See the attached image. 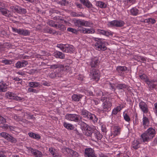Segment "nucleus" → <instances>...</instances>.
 Segmentation results:
<instances>
[{
	"mask_svg": "<svg viewBox=\"0 0 157 157\" xmlns=\"http://www.w3.org/2000/svg\"><path fill=\"white\" fill-rule=\"evenodd\" d=\"M145 132L148 134L149 136L152 139L155 136V130L152 128H149Z\"/></svg>",
	"mask_w": 157,
	"mask_h": 157,
	"instance_id": "obj_16",
	"label": "nucleus"
},
{
	"mask_svg": "<svg viewBox=\"0 0 157 157\" xmlns=\"http://www.w3.org/2000/svg\"><path fill=\"white\" fill-rule=\"evenodd\" d=\"M92 137L93 140L96 141L100 140L101 139L102 136L98 132H96L93 134Z\"/></svg>",
	"mask_w": 157,
	"mask_h": 157,
	"instance_id": "obj_15",
	"label": "nucleus"
},
{
	"mask_svg": "<svg viewBox=\"0 0 157 157\" xmlns=\"http://www.w3.org/2000/svg\"><path fill=\"white\" fill-rule=\"evenodd\" d=\"M101 101L103 102L101 110L103 112L108 111L112 105V103L109 101V98L102 97H101Z\"/></svg>",
	"mask_w": 157,
	"mask_h": 157,
	"instance_id": "obj_1",
	"label": "nucleus"
},
{
	"mask_svg": "<svg viewBox=\"0 0 157 157\" xmlns=\"http://www.w3.org/2000/svg\"><path fill=\"white\" fill-rule=\"evenodd\" d=\"M40 84L39 83L36 82H31L29 83V86L31 87L35 88L38 87Z\"/></svg>",
	"mask_w": 157,
	"mask_h": 157,
	"instance_id": "obj_36",
	"label": "nucleus"
},
{
	"mask_svg": "<svg viewBox=\"0 0 157 157\" xmlns=\"http://www.w3.org/2000/svg\"><path fill=\"white\" fill-rule=\"evenodd\" d=\"M57 47L63 52L67 53L72 52L74 50V47L68 44H59L57 45Z\"/></svg>",
	"mask_w": 157,
	"mask_h": 157,
	"instance_id": "obj_2",
	"label": "nucleus"
},
{
	"mask_svg": "<svg viewBox=\"0 0 157 157\" xmlns=\"http://www.w3.org/2000/svg\"><path fill=\"white\" fill-rule=\"evenodd\" d=\"M125 24L124 22L121 20H114L109 23L108 25L110 26H115L117 27L123 26Z\"/></svg>",
	"mask_w": 157,
	"mask_h": 157,
	"instance_id": "obj_7",
	"label": "nucleus"
},
{
	"mask_svg": "<svg viewBox=\"0 0 157 157\" xmlns=\"http://www.w3.org/2000/svg\"><path fill=\"white\" fill-rule=\"evenodd\" d=\"M15 95L14 94L11 92H8L6 93V96L10 99H14Z\"/></svg>",
	"mask_w": 157,
	"mask_h": 157,
	"instance_id": "obj_25",
	"label": "nucleus"
},
{
	"mask_svg": "<svg viewBox=\"0 0 157 157\" xmlns=\"http://www.w3.org/2000/svg\"><path fill=\"white\" fill-rule=\"evenodd\" d=\"M49 151L50 152L51 154L53 156L56 153V149H55L53 148L52 147L49 148Z\"/></svg>",
	"mask_w": 157,
	"mask_h": 157,
	"instance_id": "obj_48",
	"label": "nucleus"
},
{
	"mask_svg": "<svg viewBox=\"0 0 157 157\" xmlns=\"http://www.w3.org/2000/svg\"><path fill=\"white\" fill-rule=\"evenodd\" d=\"M140 143L137 140H134L132 144V147L134 149H137L140 147Z\"/></svg>",
	"mask_w": 157,
	"mask_h": 157,
	"instance_id": "obj_22",
	"label": "nucleus"
},
{
	"mask_svg": "<svg viewBox=\"0 0 157 157\" xmlns=\"http://www.w3.org/2000/svg\"><path fill=\"white\" fill-rule=\"evenodd\" d=\"M67 31L74 33H75L77 32V31L75 29L71 28H68L67 29Z\"/></svg>",
	"mask_w": 157,
	"mask_h": 157,
	"instance_id": "obj_58",
	"label": "nucleus"
},
{
	"mask_svg": "<svg viewBox=\"0 0 157 157\" xmlns=\"http://www.w3.org/2000/svg\"><path fill=\"white\" fill-rule=\"evenodd\" d=\"M57 27L62 30H64L66 29L65 27L62 24H59Z\"/></svg>",
	"mask_w": 157,
	"mask_h": 157,
	"instance_id": "obj_54",
	"label": "nucleus"
},
{
	"mask_svg": "<svg viewBox=\"0 0 157 157\" xmlns=\"http://www.w3.org/2000/svg\"><path fill=\"white\" fill-rule=\"evenodd\" d=\"M0 123H5L6 122V120L2 116L0 115Z\"/></svg>",
	"mask_w": 157,
	"mask_h": 157,
	"instance_id": "obj_57",
	"label": "nucleus"
},
{
	"mask_svg": "<svg viewBox=\"0 0 157 157\" xmlns=\"http://www.w3.org/2000/svg\"><path fill=\"white\" fill-rule=\"evenodd\" d=\"M0 11L3 15L7 16L9 11L6 9L1 7L0 9Z\"/></svg>",
	"mask_w": 157,
	"mask_h": 157,
	"instance_id": "obj_42",
	"label": "nucleus"
},
{
	"mask_svg": "<svg viewBox=\"0 0 157 157\" xmlns=\"http://www.w3.org/2000/svg\"><path fill=\"white\" fill-rule=\"evenodd\" d=\"M54 56L57 58L61 59H64L65 57L64 54L60 52H56L55 53Z\"/></svg>",
	"mask_w": 157,
	"mask_h": 157,
	"instance_id": "obj_26",
	"label": "nucleus"
},
{
	"mask_svg": "<svg viewBox=\"0 0 157 157\" xmlns=\"http://www.w3.org/2000/svg\"><path fill=\"white\" fill-rule=\"evenodd\" d=\"M12 29L13 31L15 33H17L18 34L21 35V29H17L15 28H12Z\"/></svg>",
	"mask_w": 157,
	"mask_h": 157,
	"instance_id": "obj_46",
	"label": "nucleus"
},
{
	"mask_svg": "<svg viewBox=\"0 0 157 157\" xmlns=\"http://www.w3.org/2000/svg\"><path fill=\"white\" fill-rule=\"evenodd\" d=\"M65 119L69 121L78 122L79 118L82 119V117L79 115L75 114H67L65 116Z\"/></svg>",
	"mask_w": 157,
	"mask_h": 157,
	"instance_id": "obj_4",
	"label": "nucleus"
},
{
	"mask_svg": "<svg viewBox=\"0 0 157 157\" xmlns=\"http://www.w3.org/2000/svg\"><path fill=\"white\" fill-rule=\"evenodd\" d=\"M63 126L69 130H72L74 128L73 125L71 124L68 123L66 122L64 123Z\"/></svg>",
	"mask_w": 157,
	"mask_h": 157,
	"instance_id": "obj_30",
	"label": "nucleus"
},
{
	"mask_svg": "<svg viewBox=\"0 0 157 157\" xmlns=\"http://www.w3.org/2000/svg\"><path fill=\"white\" fill-rule=\"evenodd\" d=\"M7 85L6 83H3V82L2 84L0 85V92H5L7 91Z\"/></svg>",
	"mask_w": 157,
	"mask_h": 157,
	"instance_id": "obj_23",
	"label": "nucleus"
},
{
	"mask_svg": "<svg viewBox=\"0 0 157 157\" xmlns=\"http://www.w3.org/2000/svg\"><path fill=\"white\" fill-rule=\"evenodd\" d=\"M97 31L98 34L104 35L107 36H112L113 34V33L111 31H106L103 29H97Z\"/></svg>",
	"mask_w": 157,
	"mask_h": 157,
	"instance_id": "obj_10",
	"label": "nucleus"
},
{
	"mask_svg": "<svg viewBox=\"0 0 157 157\" xmlns=\"http://www.w3.org/2000/svg\"><path fill=\"white\" fill-rule=\"evenodd\" d=\"M9 134L6 132H3L0 133V136L7 140Z\"/></svg>",
	"mask_w": 157,
	"mask_h": 157,
	"instance_id": "obj_40",
	"label": "nucleus"
},
{
	"mask_svg": "<svg viewBox=\"0 0 157 157\" xmlns=\"http://www.w3.org/2000/svg\"><path fill=\"white\" fill-rule=\"evenodd\" d=\"M82 96L81 94H74L72 96V100L75 101H78L82 97Z\"/></svg>",
	"mask_w": 157,
	"mask_h": 157,
	"instance_id": "obj_21",
	"label": "nucleus"
},
{
	"mask_svg": "<svg viewBox=\"0 0 157 157\" xmlns=\"http://www.w3.org/2000/svg\"><path fill=\"white\" fill-rule=\"evenodd\" d=\"M94 40L96 42L95 45L98 50L104 51L107 48L105 46V42L102 41L101 39L95 38Z\"/></svg>",
	"mask_w": 157,
	"mask_h": 157,
	"instance_id": "obj_3",
	"label": "nucleus"
},
{
	"mask_svg": "<svg viewBox=\"0 0 157 157\" xmlns=\"http://www.w3.org/2000/svg\"><path fill=\"white\" fill-rule=\"evenodd\" d=\"M80 2L88 8H91L92 7V4L88 0H80Z\"/></svg>",
	"mask_w": 157,
	"mask_h": 157,
	"instance_id": "obj_19",
	"label": "nucleus"
},
{
	"mask_svg": "<svg viewBox=\"0 0 157 157\" xmlns=\"http://www.w3.org/2000/svg\"><path fill=\"white\" fill-rule=\"evenodd\" d=\"M90 75L93 79L96 81H98L99 80L100 75L98 71L94 68H92L90 71Z\"/></svg>",
	"mask_w": 157,
	"mask_h": 157,
	"instance_id": "obj_5",
	"label": "nucleus"
},
{
	"mask_svg": "<svg viewBox=\"0 0 157 157\" xmlns=\"http://www.w3.org/2000/svg\"><path fill=\"white\" fill-rule=\"evenodd\" d=\"M71 16L73 17H79L82 16V15L78 14V13L75 12H72L71 13Z\"/></svg>",
	"mask_w": 157,
	"mask_h": 157,
	"instance_id": "obj_59",
	"label": "nucleus"
},
{
	"mask_svg": "<svg viewBox=\"0 0 157 157\" xmlns=\"http://www.w3.org/2000/svg\"><path fill=\"white\" fill-rule=\"evenodd\" d=\"M92 25V24L90 22L83 20L82 26L86 27L91 26Z\"/></svg>",
	"mask_w": 157,
	"mask_h": 157,
	"instance_id": "obj_44",
	"label": "nucleus"
},
{
	"mask_svg": "<svg viewBox=\"0 0 157 157\" xmlns=\"http://www.w3.org/2000/svg\"><path fill=\"white\" fill-rule=\"evenodd\" d=\"M96 5L101 8H105L106 6V5L105 3L101 1L98 2L96 3Z\"/></svg>",
	"mask_w": 157,
	"mask_h": 157,
	"instance_id": "obj_34",
	"label": "nucleus"
},
{
	"mask_svg": "<svg viewBox=\"0 0 157 157\" xmlns=\"http://www.w3.org/2000/svg\"><path fill=\"white\" fill-rule=\"evenodd\" d=\"M110 85L111 86V89L112 90H113L114 91H115V86L116 87L117 84H114L110 83Z\"/></svg>",
	"mask_w": 157,
	"mask_h": 157,
	"instance_id": "obj_63",
	"label": "nucleus"
},
{
	"mask_svg": "<svg viewBox=\"0 0 157 157\" xmlns=\"http://www.w3.org/2000/svg\"><path fill=\"white\" fill-rule=\"evenodd\" d=\"M151 89H153L155 87L157 86V79L149 80L147 84Z\"/></svg>",
	"mask_w": 157,
	"mask_h": 157,
	"instance_id": "obj_13",
	"label": "nucleus"
},
{
	"mask_svg": "<svg viewBox=\"0 0 157 157\" xmlns=\"http://www.w3.org/2000/svg\"><path fill=\"white\" fill-rule=\"evenodd\" d=\"M4 123H0V127L2 128L3 129H9V126L7 124Z\"/></svg>",
	"mask_w": 157,
	"mask_h": 157,
	"instance_id": "obj_45",
	"label": "nucleus"
},
{
	"mask_svg": "<svg viewBox=\"0 0 157 157\" xmlns=\"http://www.w3.org/2000/svg\"><path fill=\"white\" fill-rule=\"evenodd\" d=\"M11 143H15L17 142V140L13 137L9 135L7 140Z\"/></svg>",
	"mask_w": 157,
	"mask_h": 157,
	"instance_id": "obj_41",
	"label": "nucleus"
},
{
	"mask_svg": "<svg viewBox=\"0 0 157 157\" xmlns=\"http://www.w3.org/2000/svg\"><path fill=\"white\" fill-rule=\"evenodd\" d=\"M21 35L24 36H27L29 35L30 34V32L27 30L24 29H21Z\"/></svg>",
	"mask_w": 157,
	"mask_h": 157,
	"instance_id": "obj_33",
	"label": "nucleus"
},
{
	"mask_svg": "<svg viewBox=\"0 0 157 157\" xmlns=\"http://www.w3.org/2000/svg\"><path fill=\"white\" fill-rule=\"evenodd\" d=\"M49 76L52 78H54L56 77V75L54 72H52L50 74Z\"/></svg>",
	"mask_w": 157,
	"mask_h": 157,
	"instance_id": "obj_62",
	"label": "nucleus"
},
{
	"mask_svg": "<svg viewBox=\"0 0 157 157\" xmlns=\"http://www.w3.org/2000/svg\"><path fill=\"white\" fill-rule=\"evenodd\" d=\"M2 62L5 64H10L12 63V61L9 60L5 59L2 61Z\"/></svg>",
	"mask_w": 157,
	"mask_h": 157,
	"instance_id": "obj_52",
	"label": "nucleus"
},
{
	"mask_svg": "<svg viewBox=\"0 0 157 157\" xmlns=\"http://www.w3.org/2000/svg\"><path fill=\"white\" fill-rule=\"evenodd\" d=\"M117 70L119 72L125 71L127 70V67L125 66H119L117 67Z\"/></svg>",
	"mask_w": 157,
	"mask_h": 157,
	"instance_id": "obj_43",
	"label": "nucleus"
},
{
	"mask_svg": "<svg viewBox=\"0 0 157 157\" xmlns=\"http://www.w3.org/2000/svg\"><path fill=\"white\" fill-rule=\"evenodd\" d=\"M28 64L27 61L23 60L22 62L18 61L15 64L16 67L17 68H21L25 67Z\"/></svg>",
	"mask_w": 157,
	"mask_h": 157,
	"instance_id": "obj_14",
	"label": "nucleus"
},
{
	"mask_svg": "<svg viewBox=\"0 0 157 157\" xmlns=\"http://www.w3.org/2000/svg\"><path fill=\"white\" fill-rule=\"evenodd\" d=\"M14 100L16 101H24V99L23 98H21L19 97H18L17 96H16L15 95V98H14Z\"/></svg>",
	"mask_w": 157,
	"mask_h": 157,
	"instance_id": "obj_53",
	"label": "nucleus"
},
{
	"mask_svg": "<svg viewBox=\"0 0 157 157\" xmlns=\"http://www.w3.org/2000/svg\"><path fill=\"white\" fill-rule=\"evenodd\" d=\"M33 155L36 157H43V154L42 152L37 150H35L34 152H33Z\"/></svg>",
	"mask_w": 157,
	"mask_h": 157,
	"instance_id": "obj_32",
	"label": "nucleus"
},
{
	"mask_svg": "<svg viewBox=\"0 0 157 157\" xmlns=\"http://www.w3.org/2000/svg\"><path fill=\"white\" fill-rule=\"evenodd\" d=\"M131 14L133 15H136L138 13V10L136 8H133L130 10Z\"/></svg>",
	"mask_w": 157,
	"mask_h": 157,
	"instance_id": "obj_39",
	"label": "nucleus"
},
{
	"mask_svg": "<svg viewBox=\"0 0 157 157\" xmlns=\"http://www.w3.org/2000/svg\"><path fill=\"white\" fill-rule=\"evenodd\" d=\"M141 137L143 142L148 141L149 140L152 139L146 132L142 134Z\"/></svg>",
	"mask_w": 157,
	"mask_h": 157,
	"instance_id": "obj_20",
	"label": "nucleus"
},
{
	"mask_svg": "<svg viewBox=\"0 0 157 157\" xmlns=\"http://www.w3.org/2000/svg\"><path fill=\"white\" fill-rule=\"evenodd\" d=\"M78 31L81 33H94L95 31L93 29H86L82 27L79 29Z\"/></svg>",
	"mask_w": 157,
	"mask_h": 157,
	"instance_id": "obj_11",
	"label": "nucleus"
},
{
	"mask_svg": "<svg viewBox=\"0 0 157 157\" xmlns=\"http://www.w3.org/2000/svg\"><path fill=\"white\" fill-rule=\"evenodd\" d=\"M99 101V100L97 99H93L91 100V102L92 104H95V105H97L98 104Z\"/></svg>",
	"mask_w": 157,
	"mask_h": 157,
	"instance_id": "obj_60",
	"label": "nucleus"
},
{
	"mask_svg": "<svg viewBox=\"0 0 157 157\" xmlns=\"http://www.w3.org/2000/svg\"><path fill=\"white\" fill-rule=\"evenodd\" d=\"M139 77L141 79L145 82L146 84H147V82L149 80L147 76L145 75L144 74L140 75Z\"/></svg>",
	"mask_w": 157,
	"mask_h": 157,
	"instance_id": "obj_31",
	"label": "nucleus"
},
{
	"mask_svg": "<svg viewBox=\"0 0 157 157\" xmlns=\"http://www.w3.org/2000/svg\"><path fill=\"white\" fill-rule=\"evenodd\" d=\"M53 157H62L61 155L59 153L56 152L53 156Z\"/></svg>",
	"mask_w": 157,
	"mask_h": 157,
	"instance_id": "obj_64",
	"label": "nucleus"
},
{
	"mask_svg": "<svg viewBox=\"0 0 157 157\" xmlns=\"http://www.w3.org/2000/svg\"><path fill=\"white\" fill-rule=\"evenodd\" d=\"M99 61L97 57L93 58L91 59V61L90 63V65L91 67H96L99 63Z\"/></svg>",
	"mask_w": 157,
	"mask_h": 157,
	"instance_id": "obj_12",
	"label": "nucleus"
},
{
	"mask_svg": "<svg viewBox=\"0 0 157 157\" xmlns=\"http://www.w3.org/2000/svg\"><path fill=\"white\" fill-rule=\"evenodd\" d=\"M96 93V95L97 96H103V93L100 90H97L96 91L95 90Z\"/></svg>",
	"mask_w": 157,
	"mask_h": 157,
	"instance_id": "obj_47",
	"label": "nucleus"
},
{
	"mask_svg": "<svg viewBox=\"0 0 157 157\" xmlns=\"http://www.w3.org/2000/svg\"><path fill=\"white\" fill-rule=\"evenodd\" d=\"M124 119L127 122H129L130 120V119L129 116L126 113H124Z\"/></svg>",
	"mask_w": 157,
	"mask_h": 157,
	"instance_id": "obj_49",
	"label": "nucleus"
},
{
	"mask_svg": "<svg viewBox=\"0 0 157 157\" xmlns=\"http://www.w3.org/2000/svg\"><path fill=\"white\" fill-rule=\"evenodd\" d=\"M121 128L115 126L114 128L113 134L114 136L118 135L120 134Z\"/></svg>",
	"mask_w": 157,
	"mask_h": 157,
	"instance_id": "obj_24",
	"label": "nucleus"
},
{
	"mask_svg": "<svg viewBox=\"0 0 157 157\" xmlns=\"http://www.w3.org/2000/svg\"><path fill=\"white\" fill-rule=\"evenodd\" d=\"M88 119L92 121L94 123H95L97 122L98 118L94 114H91Z\"/></svg>",
	"mask_w": 157,
	"mask_h": 157,
	"instance_id": "obj_27",
	"label": "nucleus"
},
{
	"mask_svg": "<svg viewBox=\"0 0 157 157\" xmlns=\"http://www.w3.org/2000/svg\"><path fill=\"white\" fill-rule=\"evenodd\" d=\"M59 67V65L58 64H54L50 66V68L53 69H56Z\"/></svg>",
	"mask_w": 157,
	"mask_h": 157,
	"instance_id": "obj_61",
	"label": "nucleus"
},
{
	"mask_svg": "<svg viewBox=\"0 0 157 157\" xmlns=\"http://www.w3.org/2000/svg\"><path fill=\"white\" fill-rule=\"evenodd\" d=\"M126 85L124 84H117L116 87L119 90H124L126 88Z\"/></svg>",
	"mask_w": 157,
	"mask_h": 157,
	"instance_id": "obj_35",
	"label": "nucleus"
},
{
	"mask_svg": "<svg viewBox=\"0 0 157 157\" xmlns=\"http://www.w3.org/2000/svg\"><path fill=\"white\" fill-rule=\"evenodd\" d=\"M143 124L145 127L146 126H147L149 123V121L147 118L145 117H144H144L143 119Z\"/></svg>",
	"mask_w": 157,
	"mask_h": 157,
	"instance_id": "obj_38",
	"label": "nucleus"
},
{
	"mask_svg": "<svg viewBox=\"0 0 157 157\" xmlns=\"http://www.w3.org/2000/svg\"><path fill=\"white\" fill-rule=\"evenodd\" d=\"M85 156L86 157H97L94 150L91 148H87L85 149Z\"/></svg>",
	"mask_w": 157,
	"mask_h": 157,
	"instance_id": "obj_8",
	"label": "nucleus"
},
{
	"mask_svg": "<svg viewBox=\"0 0 157 157\" xmlns=\"http://www.w3.org/2000/svg\"><path fill=\"white\" fill-rule=\"evenodd\" d=\"M83 21V20H76L75 22V24L76 26L79 27L82 26Z\"/></svg>",
	"mask_w": 157,
	"mask_h": 157,
	"instance_id": "obj_37",
	"label": "nucleus"
},
{
	"mask_svg": "<svg viewBox=\"0 0 157 157\" xmlns=\"http://www.w3.org/2000/svg\"><path fill=\"white\" fill-rule=\"evenodd\" d=\"M124 105L122 104H119V106L115 108L113 110L112 114L116 115L118 112L120 111L124 107Z\"/></svg>",
	"mask_w": 157,
	"mask_h": 157,
	"instance_id": "obj_18",
	"label": "nucleus"
},
{
	"mask_svg": "<svg viewBox=\"0 0 157 157\" xmlns=\"http://www.w3.org/2000/svg\"><path fill=\"white\" fill-rule=\"evenodd\" d=\"M81 115L83 117L87 119H88L89 116L91 114L90 113L84 109H82L81 111Z\"/></svg>",
	"mask_w": 157,
	"mask_h": 157,
	"instance_id": "obj_17",
	"label": "nucleus"
},
{
	"mask_svg": "<svg viewBox=\"0 0 157 157\" xmlns=\"http://www.w3.org/2000/svg\"><path fill=\"white\" fill-rule=\"evenodd\" d=\"M140 109L143 111L144 113H147L148 109L147 105L145 102L143 101H141L139 104Z\"/></svg>",
	"mask_w": 157,
	"mask_h": 157,
	"instance_id": "obj_9",
	"label": "nucleus"
},
{
	"mask_svg": "<svg viewBox=\"0 0 157 157\" xmlns=\"http://www.w3.org/2000/svg\"><path fill=\"white\" fill-rule=\"evenodd\" d=\"M19 9V14H25L26 12V9L24 8H22L21 7H20V8Z\"/></svg>",
	"mask_w": 157,
	"mask_h": 157,
	"instance_id": "obj_50",
	"label": "nucleus"
},
{
	"mask_svg": "<svg viewBox=\"0 0 157 157\" xmlns=\"http://www.w3.org/2000/svg\"><path fill=\"white\" fill-rule=\"evenodd\" d=\"M81 125L82 127L85 130L86 129V128H88V127H90L88 126L86 124L84 123V122H82L81 123Z\"/></svg>",
	"mask_w": 157,
	"mask_h": 157,
	"instance_id": "obj_56",
	"label": "nucleus"
},
{
	"mask_svg": "<svg viewBox=\"0 0 157 157\" xmlns=\"http://www.w3.org/2000/svg\"><path fill=\"white\" fill-rule=\"evenodd\" d=\"M20 7L19 6H12L10 7V9L14 13H19V9Z\"/></svg>",
	"mask_w": 157,
	"mask_h": 157,
	"instance_id": "obj_29",
	"label": "nucleus"
},
{
	"mask_svg": "<svg viewBox=\"0 0 157 157\" xmlns=\"http://www.w3.org/2000/svg\"><path fill=\"white\" fill-rule=\"evenodd\" d=\"M28 92H33L35 93H37L38 92V91L33 89L32 88H30L28 89Z\"/></svg>",
	"mask_w": 157,
	"mask_h": 157,
	"instance_id": "obj_55",
	"label": "nucleus"
},
{
	"mask_svg": "<svg viewBox=\"0 0 157 157\" xmlns=\"http://www.w3.org/2000/svg\"><path fill=\"white\" fill-rule=\"evenodd\" d=\"M63 151L64 152H67L70 157H79L78 154L77 152L69 148H64Z\"/></svg>",
	"mask_w": 157,
	"mask_h": 157,
	"instance_id": "obj_6",
	"label": "nucleus"
},
{
	"mask_svg": "<svg viewBox=\"0 0 157 157\" xmlns=\"http://www.w3.org/2000/svg\"><path fill=\"white\" fill-rule=\"evenodd\" d=\"M49 24L52 27L57 28V25L55 24L54 22L52 20H50L49 21Z\"/></svg>",
	"mask_w": 157,
	"mask_h": 157,
	"instance_id": "obj_51",
	"label": "nucleus"
},
{
	"mask_svg": "<svg viewBox=\"0 0 157 157\" xmlns=\"http://www.w3.org/2000/svg\"><path fill=\"white\" fill-rule=\"evenodd\" d=\"M85 132V135L87 136H93L92 135L93 131L91 129V128L90 127H88V128H86Z\"/></svg>",
	"mask_w": 157,
	"mask_h": 157,
	"instance_id": "obj_28",
	"label": "nucleus"
}]
</instances>
